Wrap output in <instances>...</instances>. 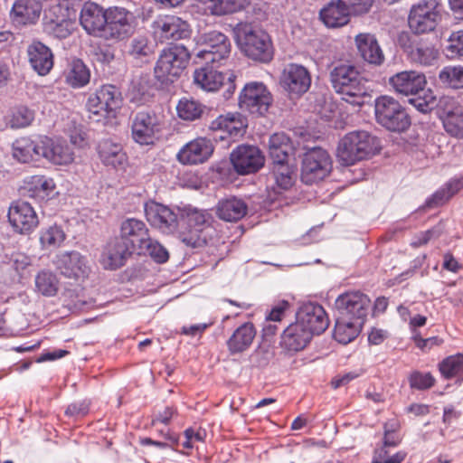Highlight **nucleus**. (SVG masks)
<instances>
[{
  "instance_id": "obj_1",
  "label": "nucleus",
  "mask_w": 463,
  "mask_h": 463,
  "mask_svg": "<svg viewBox=\"0 0 463 463\" xmlns=\"http://www.w3.org/2000/svg\"><path fill=\"white\" fill-rule=\"evenodd\" d=\"M237 44L250 59L269 62L273 58V47L269 35L258 26L240 23L234 28Z\"/></svg>"
},
{
  "instance_id": "obj_2",
  "label": "nucleus",
  "mask_w": 463,
  "mask_h": 463,
  "mask_svg": "<svg viewBox=\"0 0 463 463\" xmlns=\"http://www.w3.org/2000/svg\"><path fill=\"white\" fill-rule=\"evenodd\" d=\"M378 139L367 131H352L340 140L336 156L345 165L364 160L379 150Z\"/></svg>"
},
{
  "instance_id": "obj_3",
  "label": "nucleus",
  "mask_w": 463,
  "mask_h": 463,
  "mask_svg": "<svg viewBox=\"0 0 463 463\" xmlns=\"http://www.w3.org/2000/svg\"><path fill=\"white\" fill-rule=\"evenodd\" d=\"M330 81L335 92L353 105L361 106L366 94L365 81L352 65L341 64L330 71Z\"/></svg>"
},
{
  "instance_id": "obj_4",
  "label": "nucleus",
  "mask_w": 463,
  "mask_h": 463,
  "mask_svg": "<svg viewBox=\"0 0 463 463\" xmlns=\"http://www.w3.org/2000/svg\"><path fill=\"white\" fill-rule=\"evenodd\" d=\"M375 118L386 129L403 132L411 125V119L404 108L393 98L381 96L375 99Z\"/></svg>"
},
{
  "instance_id": "obj_5",
  "label": "nucleus",
  "mask_w": 463,
  "mask_h": 463,
  "mask_svg": "<svg viewBox=\"0 0 463 463\" xmlns=\"http://www.w3.org/2000/svg\"><path fill=\"white\" fill-rule=\"evenodd\" d=\"M190 52L184 45L165 49L155 67L156 77L162 82L175 81L185 69Z\"/></svg>"
},
{
  "instance_id": "obj_6",
  "label": "nucleus",
  "mask_w": 463,
  "mask_h": 463,
  "mask_svg": "<svg viewBox=\"0 0 463 463\" xmlns=\"http://www.w3.org/2000/svg\"><path fill=\"white\" fill-rule=\"evenodd\" d=\"M440 19L437 0H420L411 7L408 25L412 33L419 35L434 31Z\"/></svg>"
},
{
  "instance_id": "obj_7",
  "label": "nucleus",
  "mask_w": 463,
  "mask_h": 463,
  "mask_svg": "<svg viewBox=\"0 0 463 463\" xmlns=\"http://www.w3.org/2000/svg\"><path fill=\"white\" fill-rule=\"evenodd\" d=\"M61 276L74 283L85 281L91 271L87 256L78 250H65L56 254L52 261Z\"/></svg>"
},
{
  "instance_id": "obj_8",
  "label": "nucleus",
  "mask_w": 463,
  "mask_h": 463,
  "mask_svg": "<svg viewBox=\"0 0 463 463\" xmlns=\"http://www.w3.org/2000/svg\"><path fill=\"white\" fill-rule=\"evenodd\" d=\"M332 170V160L326 150L321 147L308 149L302 157L301 181L312 184L322 181Z\"/></svg>"
},
{
  "instance_id": "obj_9",
  "label": "nucleus",
  "mask_w": 463,
  "mask_h": 463,
  "mask_svg": "<svg viewBox=\"0 0 463 463\" xmlns=\"http://www.w3.org/2000/svg\"><path fill=\"white\" fill-rule=\"evenodd\" d=\"M137 24V19L132 11L121 6H110L107 8L104 39L124 40L135 32Z\"/></svg>"
},
{
  "instance_id": "obj_10",
  "label": "nucleus",
  "mask_w": 463,
  "mask_h": 463,
  "mask_svg": "<svg viewBox=\"0 0 463 463\" xmlns=\"http://www.w3.org/2000/svg\"><path fill=\"white\" fill-rule=\"evenodd\" d=\"M272 96L267 87L259 81H250L239 95V108L254 116H263L269 109Z\"/></svg>"
},
{
  "instance_id": "obj_11",
  "label": "nucleus",
  "mask_w": 463,
  "mask_h": 463,
  "mask_svg": "<svg viewBox=\"0 0 463 463\" xmlns=\"http://www.w3.org/2000/svg\"><path fill=\"white\" fill-rule=\"evenodd\" d=\"M335 306L337 317L359 321L364 324L371 306V301L366 295L359 291H353L340 295L335 299Z\"/></svg>"
},
{
  "instance_id": "obj_12",
  "label": "nucleus",
  "mask_w": 463,
  "mask_h": 463,
  "mask_svg": "<svg viewBox=\"0 0 463 463\" xmlns=\"http://www.w3.org/2000/svg\"><path fill=\"white\" fill-rule=\"evenodd\" d=\"M220 63L204 64V91L215 92L222 90L220 103L228 100L235 91V74L232 71H218Z\"/></svg>"
},
{
  "instance_id": "obj_13",
  "label": "nucleus",
  "mask_w": 463,
  "mask_h": 463,
  "mask_svg": "<svg viewBox=\"0 0 463 463\" xmlns=\"http://www.w3.org/2000/svg\"><path fill=\"white\" fill-rule=\"evenodd\" d=\"M246 127L247 120L241 113H228L214 119L211 123L210 131L215 141H223L228 137L235 140L243 136Z\"/></svg>"
},
{
  "instance_id": "obj_14",
  "label": "nucleus",
  "mask_w": 463,
  "mask_h": 463,
  "mask_svg": "<svg viewBox=\"0 0 463 463\" xmlns=\"http://www.w3.org/2000/svg\"><path fill=\"white\" fill-rule=\"evenodd\" d=\"M144 210L146 218L152 227L165 234H173L177 231V213L170 207L149 201L145 203Z\"/></svg>"
},
{
  "instance_id": "obj_15",
  "label": "nucleus",
  "mask_w": 463,
  "mask_h": 463,
  "mask_svg": "<svg viewBox=\"0 0 463 463\" xmlns=\"http://www.w3.org/2000/svg\"><path fill=\"white\" fill-rule=\"evenodd\" d=\"M231 162L240 175L253 174L264 165V156L255 146H238L231 154Z\"/></svg>"
},
{
  "instance_id": "obj_16",
  "label": "nucleus",
  "mask_w": 463,
  "mask_h": 463,
  "mask_svg": "<svg viewBox=\"0 0 463 463\" xmlns=\"http://www.w3.org/2000/svg\"><path fill=\"white\" fill-rule=\"evenodd\" d=\"M121 94L113 85H104L91 95L87 102L90 113L98 117H106L120 107Z\"/></svg>"
},
{
  "instance_id": "obj_17",
  "label": "nucleus",
  "mask_w": 463,
  "mask_h": 463,
  "mask_svg": "<svg viewBox=\"0 0 463 463\" xmlns=\"http://www.w3.org/2000/svg\"><path fill=\"white\" fill-rule=\"evenodd\" d=\"M8 220L14 230L21 234H28L39 224L33 207L27 202L15 201L8 210Z\"/></svg>"
},
{
  "instance_id": "obj_18",
  "label": "nucleus",
  "mask_w": 463,
  "mask_h": 463,
  "mask_svg": "<svg viewBox=\"0 0 463 463\" xmlns=\"http://www.w3.org/2000/svg\"><path fill=\"white\" fill-rule=\"evenodd\" d=\"M280 83L289 95L298 97L310 88L311 76L303 65L289 63L282 71Z\"/></svg>"
},
{
  "instance_id": "obj_19",
  "label": "nucleus",
  "mask_w": 463,
  "mask_h": 463,
  "mask_svg": "<svg viewBox=\"0 0 463 463\" xmlns=\"http://www.w3.org/2000/svg\"><path fill=\"white\" fill-rule=\"evenodd\" d=\"M389 84L395 92L403 96H417L424 90L426 77L417 71H403L389 78Z\"/></svg>"
},
{
  "instance_id": "obj_20",
  "label": "nucleus",
  "mask_w": 463,
  "mask_h": 463,
  "mask_svg": "<svg viewBox=\"0 0 463 463\" xmlns=\"http://www.w3.org/2000/svg\"><path fill=\"white\" fill-rule=\"evenodd\" d=\"M179 211L182 219L186 222V227L179 232L178 237L187 246L195 248L202 241L203 213L191 205H186Z\"/></svg>"
},
{
  "instance_id": "obj_21",
  "label": "nucleus",
  "mask_w": 463,
  "mask_h": 463,
  "mask_svg": "<svg viewBox=\"0 0 463 463\" xmlns=\"http://www.w3.org/2000/svg\"><path fill=\"white\" fill-rule=\"evenodd\" d=\"M311 335L323 333L329 325L328 317L322 306L306 303L297 313V319Z\"/></svg>"
},
{
  "instance_id": "obj_22",
  "label": "nucleus",
  "mask_w": 463,
  "mask_h": 463,
  "mask_svg": "<svg viewBox=\"0 0 463 463\" xmlns=\"http://www.w3.org/2000/svg\"><path fill=\"white\" fill-rule=\"evenodd\" d=\"M155 34L160 41H177L189 33L188 24L178 16L164 15L157 17L152 24Z\"/></svg>"
},
{
  "instance_id": "obj_23",
  "label": "nucleus",
  "mask_w": 463,
  "mask_h": 463,
  "mask_svg": "<svg viewBox=\"0 0 463 463\" xmlns=\"http://www.w3.org/2000/svg\"><path fill=\"white\" fill-rule=\"evenodd\" d=\"M161 129V121L154 113L139 112L132 124V137L140 145L152 144Z\"/></svg>"
},
{
  "instance_id": "obj_24",
  "label": "nucleus",
  "mask_w": 463,
  "mask_h": 463,
  "mask_svg": "<svg viewBox=\"0 0 463 463\" xmlns=\"http://www.w3.org/2000/svg\"><path fill=\"white\" fill-rule=\"evenodd\" d=\"M80 23L89 34L104 38L107 9L95 3H85L80 11Z\"/></svg>"
},
{
  "instance_id": "obj_25",
  "label": "nucleus",
  "mask_w": 463,
  "mask_h": 463,
  "mask_svg": "<svg viewBox=\"0 0 463 463\" xmlns=\"http://www.w3.org/2000/svg\"><path fill=\"white\" fill-rule=\"evenodd\" d=\"M146 223L136 218H128L120 224V240L133 251L138 252L149 238Z\"/></svg>"
},
{
  "instance_id": "obj_26",
  "label": "nucleus",
  "mask_w": 463,
  "mask_h": 463,
  "mask_svg": "<svg viewBox=\"0 0 463 463\" xmlns=\"http://www.w3.org/2000/svg\"><path fill=\"white\" fill-rule=\"evenodd\" d=\"M42 156L56 165H69L74 162L75 153L65 140L44 137L42 139Z\"/></svg>"
},
{
  "instance_id": "obj_27",
  "label": "nucleus",
  "mask_w": 463,
  "mask_h": 463,
  "mask_svg": "<svg viewBox=\"0 0 463 463\" xmlns=\"http://www.w3.org/2000/svg\"><path fill=\"white\" fill-rule=\"evenodd\" d=\"M231 51V43L226 35L212 31L204 34V64L220 63Z\"/></svg>"
},
{
  "instance_id": "obj_28",
  "label": "nucleus",
  "mask_w": 463,
  "mask_h": 463,
  "mask_svg": "<svg viewBox=\"0 0 463 463\" xmlns=\"http://www.w3.org/2000/svg\"><path fill=\"white\" fill-rule=\"evenodd\" d=\"M134 252L124 241L118 237L110 240L101 254L100 262L107 269H117L122 267L127 259Z\"/></svg>"
},
{
  "instance_id": "obj_29",
  "label": "nucleus",
  "mask_w": 463,
  "mask_h": 463,
  "mask_svg": "<svg viewBox=\"0 0 463 463\" xmlns=\"http://www.w3.org/2000/svg\"><path fill=\"white\" fill-rule=\"evenodd\" d=\"M354 43L359 55L370 64L381 65L384 61V54L374 34L361 33L355 35Z\"/></svg>"
},
{
  "instance_id": "obj_30",
  "label": "nucleus",
  "mask_w": 463,
  "mask_h": 463,
  "mask_svg": "<svg viewBox=\"0 0 463 463\" xmlns=\"http://www.w3.org/2000/svg\"><path fill=\"white\" fill-rule=\"evenodd\" d=\"M27 55L32 68L41 76L47 75L53 67V54L51 49L38 41L27 47Z\"/></svg>"
},
{
  "instance_id": "obj_31",
  "label": "nucleus",
  "mask_w": 463,
  "mask_h": 463,
  "mask_svg": "<svg viewBox=\"0 0 463 463\" xmlns=\"http://www.w3.org/2000/svg\"><path fill=\"white\" fill-rule=\"evenodd\" d=\"M350 9L343 0H331L320 10L321 21L329 28H337L349 22Z\"/></svg>"
},
{
  "instance_id": "obj_32",
  "label": "nucleus",
  "mask_w": 463,
  "mask_h": 463,
  "mask_svg": "<svg viewBox=\"0 0 463 463\" xmlns=\"http://www.w3.org/2000/svg\"><path fill=\"white\" fill-rule=\"evenodd\" d=\"M312 335L306 327L296 320L283 331L281 345L288 351L298 352L306 347Z\"/></svg>"
},
{
  "instance_id": "obj_33",
  "label": "nucleus",
  "mask_w": 463,
  "mask_h": 463,
  "mask_svg": "<svg viewBox=\"0 0 463 463\" xmlns=\"http://www.w3.org/2000/svg\"><path fill=\"white\" fill-rule=\"evenodd\" d=\"M269 179L276 194L289 190L295 183V168L289 162L272 163Z\"/></svg>"
},
{
  "instance_id": "obj_34",
  "label": "nucleus",
  "mask_w": 463,
  "mask_h": 463,
  "mask_svg": "<svg viewBox=\"0 0 463 463\" xmlns=\"http://www.w3.org/2000/svg\"><path fill=\"white\" fill-rule=\"evenodd\" d=\"M24 189L29 197L45 200L54 194L56 184L52 177L32 175L24 180Z\"/></svg>"
},
{
  "instance_id": "obj_35",
  "label": "nucleus",
  "mask_w": 463,
  "mask_h": 463,
  "mask_svg": "<svg viewBox=\"0 0 463 463\" xmlns=\"http://www.w3.org/2000/svg\"><path fill=\"white\" fill-rule=\"evenodd\" d=\"M443 127L448 134L457 138H463V109L449 100L443 109Z\"/></svg>"
},
{
  "instance_id": "obj_36",
  "label": "nucleus",
  "mask_w": 463,
  "mask_h": 463,
  "mask_svg": "<svg viewBox=\"0 0 463 463\" xmlns=\"http://www.w3.org/2000/svg\"><path fill=\"white\" fill-rule=\"evenodd\" d=\"M42 152V139L37 143L29 137H20L12 146L13 157L24 164L39 159Z\"/></svg>"
},
{
  "instance_id": "obj_37",
  "label": "nucleus",
  "mask_w": 463,
  "mask_h": 463,
  "mask_svg": "<svg viewBox=\"0 0 463 463\" xmlns=\"http://www.w3.org/2000/svg\"><path fill=\"white\" fill-rule=\"evenodd\" d=\"M269 153L272 163L289 162L294 146L286 134L275 133L269 139Z\"/></svg>"
},
{
  "instance_id": "obj_38",
  "label": "nucleus",
  "mask_w": 463,
  "mask_h": 463,
  "mask_svg": "<svg viewBox=\"0 0 463 463\" xmlns=\"http://www.w3.org/2000/svg\"><path fill=\"white\" fill-rule=\"evenodd\" d=\"M255 335L256 330L251 323L242 324L228 339V350L232 354L246 351L251 345Z\"/></svg>"
},
{
  "instance_id": "obj_39",
  "label": "nucleus",
  "mask_w": 463,
  "mask_h": 463,
  "mask_svg": "<svg viewBox=\"0 0 463 463\" xmlns=\"http://www.w3.org/2000/svg\"><path fill=\"white\" fill-rule=\"evenodd\" d=\"M216 213L226 222H237L246 214L247 205L243 200L232 196L218 203Z\"/></svg>"
},
{
  "instance_id": "obj_40",
  "label": "nucleus",
  "mask_w": 463,
  "mask_h": 463,
  "mask_svg": "<svg viewBox=\"0 0 463 463\" xmlns=\"http://www.w3.org/2000/svg\"><path fill=\"white\" fill-rule=\"evenodd\" d=\"M40 0H17L12 7L11 14L20 23H33L41 14Z\"/></svg>"
},
{
  "instance_id": "obj_41",
  "label": "nucleus",
  "mask_w": 463,
  "mask_h": 463,
  "mask_svg": "<svg viewBox=\"0 0 463 463\" xmlns=\"http://www.w3.org/2000/svg\"><path fill=\"white\" fill-rule=\"evenodd\" d=\"M98 152L100 159L105 165L116 167L126 161V154L118 143L110 139H104L98 146Z\"/></svg>"
},
{
  "instance_id": "obj_42",
  "label": "nucleus",
  "mask_w": 463,
  "mask_h": 463,
  "mask_svg": "<svg viewBox=\"0 0 463 463\" xmlns=\"http://www.w3.org/2000/svg\"><path fill=\"white\" fill-rule=\"evenodd\" d=\"M90 71L80 59H73L65 71V81L72 88H81L90 82Z\"/></svg>"
},
{
  "instance_id": "obj_43",
  "label": "nucleus",
  "mask_w": 463,
  "mask_h": 463,
  "mask_svg": "<svg viewBox=\"0 0 463 463\" xmlns=\"http://www.w3.org/2000/svg\"><path fill=\"white\" fill-rule=\"evenodd\" d=\"M364 324L359 321L348 320L336 317L334 329L335 339L344 345L352 342L360 333Z\"/></svg>"
},
{
  "instance_id": "obj_44",
  "label": "nucleus",
  "mask_w": 463,
  "mask_h": 463,
  "mask_svg": "<svg viewBox=\"0 0 463 463\" xmlns=\"http://www.w3.org/2000/svg\"><path fill=\"white\" fill-rule=\"evenodd\" d=\"M246 0H204V14L224 15L244 8Z\"/></svg>"
},
{
  "instance_id": "obj_45",
  "label": "nucleus",
  "mask_w": 463,
  "mask_h": 463,
  "mask_svg": "<svg viewBox=\"0 0 463 463\" xmlns=\"http://www.w3.org/2000/svg\"><path fill=\"white\" fill-rule=\"evenodd\" d=\"M176 157L183 165L203 163V138H195L188 142L179 150Z\"/></svg>"
},
{
  "instance_id": "obj_46",
  "label": "nucleus",
  "mask_w": 463,
  "mask_h": 463,
  "mask_svg": "<svg viewBox=\"0 0 463 463\" xmlns=\"http://www.w3.org/2000/svg\"><path fill=\"white\" fill-rule=\"evenodd\" d=\"M36 290L45 297H53L59 290L57 276L50 270L43 269L35 276Z\"/></svg>"
},
{
  "instance_id": "obj_47",
  "label": "nucleus",
  "mask_w": 463,
  "mask_h": 463,
  "mask_svg": "<svg viewBox=\"0 0 463 463\" xmlns=\"http://www.w3.org/2000/svg\"><path fill=\"white\" fill-rule=\"evenodd\" d=\"M463 188V176L452 178L427 202L430 206L442 204Z\"/></svg>"
},
{
  "instance_id": "obj_48",
  "label": "nucleus",
  "mask_w": 463,
  "mask_h": 463,
  "mask_svg": "<svg viewBox=\"0 0 463 463\" xmlns=\"http://www.w3.org/2000/svg\"><path fill=\"white\" fill-rule=\"evenodd\" d=\"M66 238L63 230L58 225H52L42 229L40 242L43 249L50 250L60 247Z\"/></svg>"
},
{
  "instance_id": "obj_49",
  "label": "nucleus",
  "mask_w": 463,
  "mask_h": 463,
  "mask_svg": "<svg viewBox=\"0 0 463 463\" xmlns=\"http://www.w3.org/2000/svg\"><path fill=\"white\" fill-rule=\"evenodd\" d=\"M438 56L439 52L432 45L422 43L416 45L409 53L411 61L423 66L432 65Z\"/></svg>"
},
{
  "instance_id": "obj_50",
  "label": "nucleus",
  "mask_w": 463,
  "mask_h": 463,
  "mask_svg": "<svg viewBox=\"0 0 463 463\" xmlns=\"http://www.w3.org/2000/svg\"><path fill=\"white\" fill-rule=\"evenodd\" d=\"M440 82L452 89H463V66H446L439 73Z\"/></svg>"
},
{
  "instance_id": "obj_51",
  "label": "nucleus",
  "mask_w": 463,
  "mask_h": 463,
  "mask_svg": "<svg viewBox=\"0 0 463 463\" xmlns=\"http://www.w3.org/2000/svg\"><path fill=\"white\" fill-rule=\"evenodd\" d=\"M177 116L186 121H193L202 114L201 104L192 99L183 98L176 105Z\"/></svg>"
},
{
  "instance_id": "obj_52",
  "label": "nucleus",
  "mask_w": 463,
  "mask_h": 463,
  "mask_svg": "<svg viewBox=\"0 0 463 463\" xmlns=\"http://www.w3.org/2000/svg\"><path fill=\"white\" fill-rule=\"evenodd\" d=\"M440 373L446 378L450 379L463 373V354H457L445 358L439 364Z\"/></svg>"
},
{
  "instance_id": "obj_53",
  "label": "nucleus",
  "mask_w": 463,
  "mask_h": 463,
  "mask_svg": "<svg viewBox=\"0 0 463 463\" xmlns=\"http://www.w3.org/2000/svg\"><path fill=\"white\" fill-rule=\"evenodd\" d=\"M154 52L153 45L150 43L147 37L138 35L133 38L130 42L128 53L135 59L148 57Z\"/></svg>"
},
{
  "instance_id": "obj_54",
  "label": "nucleus",
  "mask_w": 463,
  "mask_h": 463,
  "mask_svg": "<svg viewBox=\"0 0 463 463\" xmlns=\"http://www.w3.org/2000/svg\"><path fill=\"white\" fill-rule=\"evenodd\" d=\"M137 253L148 254L158 263H164L169 258L166 249L150 237Z\"/></svg>"
},
{
  "instance_id": "obj_55",
  "label": "nucleus",
  "mask_w": 463,
  "mask_h": 463,
  "mask_svg": "<svg viewBox=\"0 0 463 463\" xmlns=\"http://www.w3.org/2000/svg\"><path fill=\"white\" fill-rule=\"evenodd\" d=\"M445 54L450 60L463 58V30L451 33L448 39Z\"/></svg>"
},
{
  "instance_id": "obj_56",
  "label": "nucleus",
  "mask_w": 463,
  "mask_h": 463,
  "mask_svg": "<svg viewBox=\"0 0 463 463\" xmlns=\"http://www.w3.org/2000/svg\"><path fill=\"white\" fill-rule=\"evenodd\" d=\"M34 118L33 112L26 107H19L13 110L9 124L13 128H22L29 126Z\"/></svg>"
},
{
  "instance_id": "obj_57",
  "label": "nucleus",
  "mask_w": 463,
  "mask_h": 463,
  "mask_svg": "<svg viewBox=\"0 0 463 463\" xmlns=\"http://www.w3.org/2000/svg\"><path fill=\"white\" fill-rule=\"evenodd\" d=\"M410 386L417 390H426L433 386L435 380L430 373L414 372L409 378Z\"/></svg>"
},
{
  "instance_id": "obj_58",
  "label": "nucleus",
  "mask_w": 463,
  "mask_h": 463,
  "mask_svg": "<svg viewBox=\"0 0 463 463\" xmlns=\"http://www.w3.org/2000/svg\"><path fill=\"white\" fill-rule=\"evenodd\" d=\"M410 103L412 104L420 112L427 113L434 107L435 97L432 93L425 95L424 97L417 95L416 97L410 99Z\"/></svg>"
},
{
  "instance_id": "obj_59",
  "label": "nucleus",
  "mask_w": 463,
  "mask_h": 463,
  "mask_svg": "<svg viewBox=\"0 0 463 463\" xmlns=\"http://www.w3.org/2000/svg\"><path fill=\"white\" fill-rule=\"evenodd\" d=\"M8 265L19 273L31 265V259L24 253L15 252L11 255Z\"/></svg>"
},
{
  "instance_id": "obj_60",
  "label": "nucleus",
  "mask_w": 463,
  "mask_h": 463,
  "mask_svg": "<svg viewBox=\"0 0 463 463\" xmlns=\"http://www.w3.org/2000/svg\"><path fill=\"white\" fill-rule=\"evenodd\" d=\"M73 30V23L69 20H62L54 24L52 33L60 39L67 38Z\"/></svg>"
},
{
  "instance_id": "obj_61",
  "label": "nucleus",
  "mask_w": 463,
  "mask_h": 463,
  "mask_svg": "<svg viewBox=\"0 0 463 463\" xmlns=\"http://www.w3.org/2000/svg\"><path fill=\"white\" fill-rule=\"evenodd\" d=\"M184 439L182 442V447L186 451H184L185 454H189L188 450L192 449L194 447V444L200 442L202 440L201 435L199 431H194L193 429L189 428L185 430L184 433Z\"/></svg>"
},
{
  "instance_id": "obj_62",
  "label": "nucleus",
  "mask_w": 463,
  "mask_h": 463,
  "mask_svg": "<svg viewBox=\"0 0 463 463\" xmlns=\"http://www.w3.org/2000/svg\"><path fill=\"white\" fill-rule=\"evenodd\" d=\"M165 439L167 440H169V444L166 443V442H161V441H156V440H153L152 439L150 438H145V439H142L140 443L142 445H154L159 449H166V448H169V447H174V446H177L178 445V438L175 435V434H171L169 432H167L165 434Z\"/></svg>"
},
{
  "instance_id": "obj_63",
  "label": "nucleus",
  "mask_w": 463,
  "mask_h": 463,
  "mask_svg": "<svg viewBox=\"0 0 463 463\" xmlns=\"http://www.w3.org/2000/svg\"><path fill=\"white\" fill-rule=\"evenodd\" d=\"M407 453L401 450L387 458L386 459H383L381 452L373 457V463H402L405 459Z\"/></svg>"
},
{
  "instance_id": "obj_64",
  "label": "nucleus",
  "mask_w": 463,
  "mask_h": 463,
  "mask_svg": "<svg viewBox=\"0 0 463 463\" xmlns=\"http://www.w3.org/2000/svg\"><path fill=\"white\" fill-rule=\"evenodd\" d=\"M289 304L288 301L283 300L274 307L267 317L269 321L278 322L280 321L285 310L288 307Z\"/></svg>"
}]
</instances>
